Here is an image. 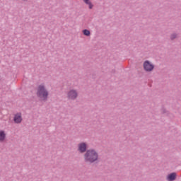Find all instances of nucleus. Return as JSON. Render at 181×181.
I'll return each instance as SVG.
<instances>
[{"label": "nucleus", "instance_id": "obj_1", "mask_svg": "<svg viewBox=\"0 0 181 181\" xmlns=\"http://www.w3.org/2000/svg\"><path fill=\"white\" fill-rule=\"evenodd\" d=\"M85 162H88L89 163H94L98 160V153L94 149L88 150L84 154Z\"/></svg>", "mask_w": 181, "mask_h": 181}, {"label": "nucleus", "instance_id": "obj_2", "mask_svg": "<svg viewBox=\"0 0 181 181\" xmlns=\"http://www.w3.org/2000/svg\"><path fill=\"white\" fill-rule=\"evenodd\" d=\"M47 95H49V92H47L45 86L40 85L37 89V97L41 100H47Z\"/></svg>", "mask_w": 181, "mask_h": 181}, {"label": "nucleus", "instance_id": "obj_3", "mask_svg": "<svg viewBox=\"0 0 181 181\" xmlns=\"http://www.w3.org/2000/svg\"><path fill=\"white\" fill-rule=\"evenodd\" d=\"M67 98L69 100H76L77 98L78 93L76 90L71 89L67 93Z\"/></svg>", "mask_w": 181, "mask_h": 181}, {"label": "nucleus", "instance_id": "obj_4", "mask_svg": "<svg viewBox=\"0 0 181 181\" xmlns=\"http://www.w3.org/2000/svg\"><path fill=\"white\" fill-rule=\"evenodd\" d=\"M86 149H87V144L82 142V143H80L79 144H78V151L81 153H84V152L86 151Z\"/></svg>", "mask_w": 181, "mask_h": 181}, {"label": "nucleus", "instance_id": "obj_5", "mask_svg": "<svg viewBox=\"0 0 181 181\" xmlns=\"http://www.w3.org/2000/svg\"><path fill=\"white\" fill-rule=\"evenodd\" d=\"M144 67L146 71H152V70H153L154 66L148 61H146L144 64Z\"/></svg>", "mask_w": 181, "mask_h": 181}, {"label": "nucleus", "instance_id": "obj_6", "mask_svg": "<svg viewBox=\"0 0 181 181\" xmlns=\"http://www.w3.org/2000/svg\"><path fill=\"white\" fill-rule=\"evenodd\" d=\"M14 122L16 124H21L22 122V114L21 113H17L14 116Z\"/></svg>", "mask_w": 181, "mask_h": 181}, {"label": "nucleus", "instance_id": "obj_7", "mask_svg": "<svg viewBox=\"0 0 181 181\" xmlns=\"http://www.w3.org/2000/svg\"><path fill=\"white\" fill-rule=\"evenodd\" d=\"M176 179V174L173 173L167 176V180L173 181Z\"/></svg>", "mask_w": 181, "mask_h": 181}, {"label": "nucleus", "instance_id": "obj_8", "mask_svg": "<svg viewBox=\"0 0 181 181\" xmlns=\"http://www.w3.org/2000/svg\"><path fill=\"white\" fill-rule=\"evenodd\" d=\"M6 138V134L4 131H0V142H4Z\"/></svg>", "mask_w": 181, "mask_h": 181}, {"label": "nucleus", "instance_id": "obj_9", "mask_svg": "<svg viewBox=\"0 0 181 181\" xmlns=\"http://www.w3.org/2000/svg\"><path fill=\"white\" fill-rule=\"evenodd\" d=\"M83 2L89 6V9H93V4L90 0H83Z\"/></svg>", "mask_w": 181, "mask_h": 181}, {"label": "nucleus", "instance_id": "obj_10", "mask_svg": "<svg viewBox=\"0 0 181 181\" xmlns=\"http://www.w3.org/2000/svg\"><path fill=\"white\" fill-rule=\"evenodd\" d=\"M83 2L89 6V9H93V4L90 0H83Z\"/></svg>", "mask_w": 181, "mask_h": 181}, {"label": "nucleus", "instance_id": "obj_11", "mask_svg": "<svg viewBox=\"0 0 181 181\" xmlns=\"http://www.w3.org/2000/svg\"><path fill=\"white\" fill-rule=\"evenodd\" d=\"M83 33L85 36H90V30H83Z\"/></svg>", "mask_w": 181, "mask_h": 181}, {"label": "nucleus", "instance_id": "obj_12", "mask_svg": "<svg viewBox=\"0 0 181 181\" xmlns=\"http://www.w3.org/2000/svg\"><path fill=\"white\" fill-rule=\"evenodd\" d=\"M177 37V35H176V34H173V35H171V36H170V39L172 40H173V39H176Z\"/></svg>", "mask_w": 181, "mask_h": 181}, {"label": "nucleus", "instance_id": "obj_13", "mask_svg": "<svg viewBox=\"0 0 181 181\" xmlns=\"http://www.w3.org/2000/svg\"><path fill=\"white\" fill-rule=\"evenodd\" d=\"M23 1H28V0H23Z\"/></svg>", "mask_w": 181, "mask_h": 181}]
</instances>
